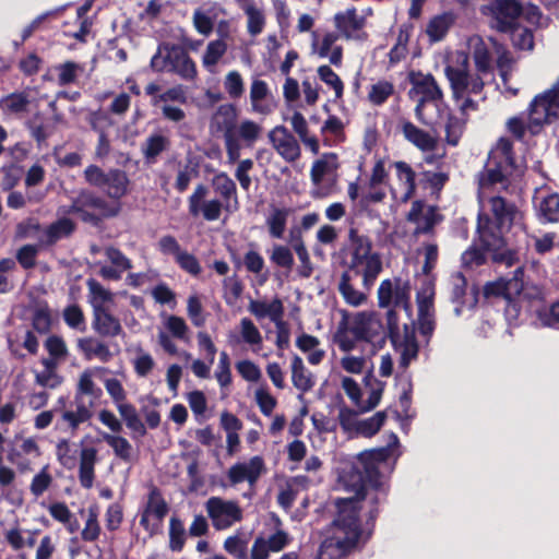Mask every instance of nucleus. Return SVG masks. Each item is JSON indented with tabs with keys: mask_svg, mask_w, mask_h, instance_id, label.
<instances>
[{
	"mask_svg": "<svg viewBox=\"0 0 559 559\" xmlns=\"http://www.w3.org/2000/svg\"><path fill=\"white\" fill-rule=\"evenodd\" d=\"M524 165L512 155V142L500 138L490 150L484 171L478 179V201L480 214L477 231L485 248L493 252V261L507 266L515 264L518 258L508 247L503 234L511 226L522 228V214L495 191L507 190L522 176Z\"/></svg>",
	"mask_w": 559,
	"mask_h": 559,
	"instance_id": "f257e3e1",
	"label": "nucleus"
},
{
	"mask_svg": "<svg viewBox=\"0 0 559 559\" xmlns=\"http://www.w3.org/2000/svg\"><path fill=\"white\" fill-rule=\"evenodd\" d=\"M399 456V438L391 433L386 447L364 451L355 464H345L338 472L337 488L352 496L336 499V518L341 508L348 504L353 508L354 519L360 526L358 503L362 500L373 507L380 501L384 495V472L391 468L390 461L395 462Z\"/></svg>",
	"mask_w": 559,
	"mask_h": 559,
	"instance_id": "f03ea898",
	"label": "nucleus"
},
{
	"mask_svg": "<svg viewBox=\"0 0 559 559\" xmlns=\"http://www.w3.org/2000/svg\"><path fill=\"white\" fill-rule=\"evenodd\" d=\"M411 286L401 280H384L378 288V302L381 308L388 310V329L392 345L400 354V366L407 368L418 355V344L413 326L405 324L400 330L393 308L402 307L406 311L411 309Z\"/></svg>",
	"mask_w": 559,
	"mask_h": 559,
	"instance_id": "7ed1b4c3",
	"label": "nucleus"
},
{
	"mask_svg": "<svg viewBox=\"0 0 559 559\" xmlns=\"http://www.w3.org/2000/svg\"><path fill=\"white\" fill-rule=\"evenodd\" d=\"M353 512V508L348 504L341 508L340 515L326 530L320 547L319 559H342L366 543L369 532L359 528Z\"/></svg>",
	"mask_w": 559,
	"mask_h": 559,
	"instance_id": "20e7f679",
	"label": "nucleus"
},
{
	"mask_svg": "<svg viewBox=\"0 0 559 559\" xmlns=\"http://www.w3.org/2000/svg\"><path fill=\"white\" fill-rule=\"evenodd\" d=\"M445 75L450 82L453 97L461 117L468 120L472 112L478 110V103L471 95L481 93L485 82L479 75L468 73V56L464 51H455L445 67Z\"/></svg>",
	"mask_w": 559,
	"mask_h": 559,
	"instance_id": "39448f33",
	"label": "nucleus"
},
{
	"mask_svg": "<svg viewBox=\"0 0 559 559\" xmlns=\"http://www.w3.org/2000/svg\"><path fill=\"white\" fill-rule=\"evenodd\" d=\"M346 258L349 274L361 277L362 287L369 292L377 277L382 272V260L380 254L373 250L371 239L356 228L348 230L346 246Z\"/></svg>",
	"mask_w": 559,
	"mask_h": 559,
	"instance_id": "423d86ee",
	"label": "nucleus"
},
{
	"mask_svg": "<svg viewBox=\"0 0 559 559\" xmlns=\"http://www.w3.org/2000/svg\"><path fill=\"white\" fill-rule=\"evenodd\" d=\"M151 68L159 73H175L186 81H193L198 76L195 62L182 48L176 45H159L151 59Z\"/></svg>",
	"mask_w": 559,
	"mask_h": 559,
	"instance_id": "0eeeda50",
	"label": "nucleus"
},
{
	"mask_svg": "<svg viewBox=\"0 0 559 559\" xmlns=\"http://www.w3.org/2000/svg\"><path fill=\"white\" fill-rule=\"evenodd\" d=\"M409 80L412 83L409 97L417 103L415 108L416 117L427 126L436 124L437 122L426 114L428 107H433L438 111L441 110L442 92L436 80L431 74H424L421 72L411 73Z\"/></svg>",
	"mask_w": 559,
	"mask_h": 559,
	"instance_id": "6e6552de",
	"label": "nucleus"
},
{
	"mask_svg": "<svg viewBox=\"0 0 559 559\" xmlns=\"http://www.w3.org/2000/svg\"><path fill=\"white\" fill-rule=\"evenodd\" d=\"M160 87L156 83H150L145 93L152 96V105L159 108L163 118L173 123H181L186 120L187 114L180 105L188 103L187 87L182 84L170 86L159 93Z\"/></svg>",
	"mask_w": 559,
	"mask_h": 559,
	"instance_id": "1a4fd4ad",
	"label": "nucleus"
},
{
	"mask_svg": "<svg viewBox=\"0 0 559 559\" xmlns=\"http://www.w3.org/2000/svg\"><path fill=\"white\" fill-rule=\"evenodd\" d=\"M559 117V80L544 93L535 96L528 107L527 128L532 134H537L545 124L551 123Z\"/></svg>",
	"mask_w": 559,
	"mask_h": 559,
	"instance_id": "9d476101",
	"label": "nucleus"
},
{
	"mask_svg": "<svg viewBox=\"0 0 559 559\" xmlns=\"http://www.w3.org/2000/svg\"><path fill=\"white\" fill-rule=\"evenodd\" d=\"M336 331H343L347 337L356 341L371 342L383 332L379 316L373 311H359L347 316Z\"/></svg>",
	"mask_w": 559,
	"mask_h": 559,
	"instance_id": "9b49d317",
	"label": "nucleus"
},
{
	"mask_svg": "<svg viewBox=\"0 0 559 559\" xmlns=\"http://www.w3.org/2000/svg\"><path fill=\"white\" fill-rule=\"evenodd\" d=\"M205 510L212 521L213 527L224 531L240 522L243 518L242 509L234 500L221 497H211L205 502Z\"/></svg>",
	"mask_w": 559,
	"mask_h": 559,
	"instance_id": "f8f14e48",
	"label": "nucleus"
},
{
	"mask_svg": "<svg viewBox=\"0 0 559 559\" xmlns=\"http://www.w3.org/2000/svg\"><path fill=\"white\" fill-rule=\"evenodd\" d=\"M334 343L338 349L343 353L337 360L338 372H346L348 374H361L368 367L369 359L366 355L355 354L356 341L352 337H347L343 331H336L334 334Z\"/></svg>",
	"mask_w": 559,
	"mask_h": 559,
	"instance_id": "ddd939ff",
	"label": "nucleus"
},
{
	"mask_svg": "<svg viewBox=\"0 0 559 559\" xmlns=\"http://www.w3.org/2000/svg\"><path fill=\"white\" fill-rule=\"evenodd\" d=\"M480 12L491 17L493 28L500 32H509L513 28L523 9L515 0H495L483 5Z\"/></svg>",
	"mask_w": 559,
	"mask_h": 559,
	"instance_id": "4468645a",
	"label": "nucleus"
},
{
	"mask_svg": "<svg viewBox=\"0 0 559 559\" xmlns=\"http://www.w3.org/2000/svg\"><path fill=\"white\" fill-rule=\"evenodd\" d=\"M394 176L390 183V192L396 203H406L416 189V174L405 162H394Z\"/></svg>",
	"mask_w": 559,
	"mask_h": 559,
	"instance_id": "2eb2a0df",
	"label": "nucleus"
},
{
	"mask_svg": "<svg viewBox=\"0 0 559 559\" xmlns=\"http://www.w3.org/2000/svg\"><path fill=\"white\" fill-rule=\"evenodd\" d=\"M435 284L431 278H424L421 287L417 292L418 325L423 335H431L435 329L433 310Z\"/></svg>",
	"mask_w": 559,
	"mask_h": 559,
	"instance_id": "dca6fc26",
	"label": "nucleus"
},
{
	"mask_svg": "<svg viewBox=\"0 0 559 559\" xmlns=\"http://www.w3.org/2000/svg\"><path fill=\"white\" fill-rule=\"evenodd\" d=\"M17 229L19 235L22 237H37L41 242L52 243L71 234L73 224L69 218H61L41 231L38 224L29 221L25 224H20Z\"/></svg>",
	"mask_w": 559,
	"mask_h": 559,
	"instance_id": "f3484780",
	"label": "nucleus"
},
{
	"mask_svg": "<svg viewBox=\"0 0 559 559\" xmlns=\"http://www.w3.org/2000/svg\"><path fill=\"white\" fill-rule=\"evenodd\" d=\"M267 138L272 147L284 160L293 163L300 157V145L286 127H274L269 132Z\"/></svg>",
	"mask_w": 559,
	"mask_h": 559,
	"instance_id": "a211bd4d",
	"label": "nucleus"
},
{
	"mask_svg": "<svg viewBox=\"0 0 559 559\" xmlns=\"http://www.w3.org/2000/svg\"><path fill=\"white\" fill-rule=\"evenodd\" d=\"M265 472L266 467L263 457L255 455L248 461L230 466L227 476L233 485L247 481L250 486H253Z\"/></svg>",
	"mask_w": 559,
	"mask_h": 559,
	"instance_id": "6ab92c4d",
	"label": "nucleus"
},
{
	"mask_svg": "<svg viewBox=\"0 0 559 559\" xmlns=\"http://www.w3.org/2000/svg\"><path fill=\"white\" fill-rule=\"evenodd\" d=\"M340 35L328 32L322 35H312V53L322 59H328L332 66L341 67L343 61V48L337 44Z\"/></svg>",
	"mask_w": 559,
	"mask_h": 559,
	"instance_id": "aec40b11",
	"label": "nucleus"
},
{
	"mask_svg": "<svg viewBox=\"0 0 559 559\" xmlns=\"http://www.w3.org/2000/svg\"><path fill=\"white\" fill-rule=\"evenodd\" d=\"M337 168L336 155L333 153L324 154L321 158L317 159L310 171L311 181L314 186L312 195L314 198H323L328 194L322 188L325 179L331 178Z\"/></svg>",
	"mask_w": 559,
	"mask_h": 559,
	"instance_id": "412c9836",
	"label": "nucleus"
},
{
	"mask_svg": "<svg viewBox=\"0 0 559 559\" xmlns=\"http://www.w3.org/2000/svg\"><path fill=\"white\" fill-rule=\"evenodd\" d=\"M450 296L452 302L456 304L454 312L460 316L463 307L472 308L477 302L476 292H467L466 280L461 273H454L450 277Z\"/></svg>",
	"mask_w": 559,
	"mask_h": 559,
	"instance_id": "4be33fe9",
	"label": "nucleus"
},
{
	"mask_svg": "<svg viewBox=\"0 0 559 559\" xmlns=\"http://www.w3.org/2000/svg\"><path fill=\"white\" fill-rule=\"evenodd\" d=\"M407 219L415 224V234H427L440 221V217L433 206L415 201L407 214Z\"/></svg>",
	"mask_w": 559,
	"mask_h": 559,
	"instance_id": "5701e85b",
	"label": "nucleus"
},
{
	"mask_svg": "<svg viewBox=\"0 0 559 559\" xmlns=\"http://www.w3.org/2000/svg\"><path fill=\"white\" fill-rule=\"evenodd\" d=\"M251 110L258 115H270L273 110L271 91L267 83L260 79H253L249 92Z\"/></svg>",
	"mask_w": 559,
	"mask_h": 559,
	"instance_id": "b1692460",
	"label": "nucleus"
},
{
	"mask_svg": "<svg viewBox=\"0 0 559 559\" xmlns=\"http://www.w3.org/2000/svg\"><path fill=\"white\" fill-rule=\"evenodd\" d=\"M477 70V74L484 79V75L491 73L492 64L488 44L478 35H473L467 40Z\"/></svg>",
	"mask_w": 559,
	"mask_h": 559,
	"instance_id": "393cba45",
	"label": "nucleus"
},
{
	"mask_svg": "<svg viewBox=\"0 0 559 559\" xmlns=\"http://www.w3.org/2000/svg\"><path fill=\"white\" fill-rule=\"evenodd\" d=\"M334 21L336 28L346 39L359 40L364 38V35L360 33L364 21L358 17L355 9L337 13Z\"/></svg>",
	"mask_w": 559,
	"mask_h": 559,
	"instance_id": "a878e982",
	"label": "nucleus"
},
{
	"mask_svg": "<svg viewBox=\"0 0 559 559\" xmlns=\"http://www.w3.org/2000/svg\"><path fill=\"white\" fill-rule=\"evenodd\" d=\"M523 276V267L518 265L511 278L502 280L499 283L489 284L485 287V292L486 294H503L507 298L511 299L522 293L524 288Z\"/></svg>",
	"mask_w": 559,
	"mask_h": 559,
	"instance_id": "bb28decb",
	"label": "nucleus"
},
{
	"mask_svg": "<svg viewBox=\"0 0 559 559\" xmlns=\"http://www.w3.org/2000/svg\"><path fill=\"white\" fill-rule=\"evenodd\" d=\"M228 45L223 38L210 40L201 57L204 70L211 74L217 73L218 66L227 53Z\"/></svg>",
	"mask_w": 559,
	"mask_h": 559,
	"instance_id": "cd10ccee",
	"label": "nucleus"
},
{
	"mask_svg": "<svg viewBox=\"0 0 559 559\" xmlns=\"http://www.w3.org/2000/svg\"><path fill=\"white\" fill-rule=\"evenodd\" d=\"M248 311L258 320L269 318L272 322H276L283 318L284 306L278 298H274L271 301L252 299L248 305Z\"/></svg>",
	"mask_w": 559,
	"mask_h": 559,
	"instance_id": "c85d7f7f",
	"label": "nucleus"
},
{
	"mask_svg": "<svg viewBox=\"0 0 559 559\" xmlns=\"http://www.w3.org/2000/svg\"><path fill=\"white\" fill-rule=\"evenodd\" d=\"M97 450L93 447H84L80 452L79 479L84 488H92L95 478V465L98 461Z\"/></svg>",
	"mask_w": 559,
	"mask_h": 559,
	"instance_id": "c756f323",
	"label": "nucleus"
},
{
	"mask_svg": "<svg viewBox=\"0 0 559 559\" xmlns=\"http://www.w3.org/2000/svg\"><path fill=\"white\" fill-rule=\"evenodd\" d=\"M92 408V402L86 404L82 397L74 396L72 407L62 413L61 419L69 428L75 430L81 424L91 419L93 415Z\"/></svg>",
	"mask_w": 559,
	"mask_h": 559,
	"instance_id": "7c9ffc66",
	"label": "nucleus"
},
{
	"mask_svg": "<svg viewBox=\"0 0 559 559\" xmlns=\"http://www.w3.org/2000/svg\"><path fill=\"white\" fill-rule=\"evenodd\" d=\"M86 284L88 288V302L93 308V312L111 310L115 294L93 278H90Z\"/></svg>",
	"mask_w": 559,
	"mask_h": 559,
	"instance_id": "2f4dec72",
	"label": "nucleus"
},
{
	"mask_svg": "<svg viewBox=\"0 0 559 559\" xmlns=\"http://www.w3.org/2000/svg\"><path fill=\"white\" fill-rule=\"evenodd\" d=\"M403 135L414 146L423 152H429L437 146V138L427 131H424L412 122L403 123Z\"/></svg>",
	"mask_w": 559,
	"mask_h": 559,
	"instance_id": "473e14b6",
	"label": "nucleus"
},
{
	"mask_svg": "<svg viewBox=\"0 0 559 559\" xmlns=\"http://www.w3.org/2000/svg\"><path fill=\"white\" fill-rule=\"evenodd\" d=\"M292 381L294 386L301 393L310 391L314 385L312 373L306 368L304 360L294 355L290 364Z\"/></svg>",
	"mask_w": 559,
	"mask_h": 559,
	"instance_id": "72a5a7b5",
	"label": "nucleus"
},
{
	"mask_svg": "<svg viewBox=\"0 0 559 559\" xmlns=\"http://www.w3.org/2000/svg\"><path fill=\"white\" fill-rule=\"evenodd\" d=\"M78 346L87 360L98 359L107 362L111 358L108 346L94 337H83L78 341Z\"/></svg>",
	"mask_w": 559,
	"mask_h": 559,
	"instance_id": "f704fd0d",
	"label": "nucleus"
},
{
	"mask_svg": "<svg viewBox=\"0 0 559 559\" xmlns=\"http://www.w3.org/2000/svg\"><path fill=\"white\" fill-rule=\"evenodd\" d=\"M168 512V507L158 490H151L145 509L143 510L140 519L141 525H147V516L153 515L155 520L162 525L164 518Z\"/></svg>",
	"mask_w": 559,
	"mask_h": 559,
	"instance_id": "c9c22d12",
	"label": "nucleus"
},
{
	"mask_svg": "<svg viewBox=\"0 0 559 559\" xmlns=\"http://www.w3.org/2000/svg\"><path fill=\"white\" fill-rule=\"evenodd\" d=\"M94 313V330L104 336H117L122 328L117 318L111 314V310H102Z\"/></svg>",
	"mask_w": 559,
	"mask_h": 559,
	"instance_id": "e433bc0d",
	"label": "nucleus"
},
{
	"mask_svg": "<svg viewBox=\"0 0 559 559\" xmlns=\"http://www.w3.org/2000/svg\"><path fill=\"white\" fill-rule=\"evenodd\" d=\"M296 346L307 355L310 365H319L325 356V352L320 348V341L310 334L302 333L299 335L296 340Z\"/></svg>",
	"mask_w": 559,
	"mask_h": 559,
	"instance_id": "4c0bfd02",
	"label": "nucleus"
},
{
	"mask_svg": "<svg viewBox=\"0 0 559 559\" xmlns=\"http://www.w3.org/2000/svg\"><path fill=\"white\" fill-rule=\"evenodd\" d=\"M239 341L243 342L248 346L251 347L253 353H258L263 343V337L258 326L253 323V321L247 317L241 318L239 321Z\"/></svg>",
	"mask_w": 559,
	"mask_h": 559,
	"instance_id": "58836bf2",
	"label": "nucleus"
},
{
	"mask_svg": "<svg viewBox=\"0 0 559 559\" xmlns=\"http://www.w3.org/2000/svg\"><path fill=\"white\" fill-rule=\"evenodd\" d=\"M102 371H104V369L97 367L84 370L79 377L75 396L82 399L84 395L95 399L99 397L102 390L94 382V377H96Z\"/></svg>",
	"mask_w": 559,
	"mask_h": 559,
	"instance_id": "ea45409f",
	"label": "nucleus"
},
{
	"mask_svg": "<svg viewBox=\"0 0 559 559\" xmlns=\"http://www.w3.org/2000/svg\"><path fill=\"white\" fill-rule=\"evenodd\" d=\"M338 290L349 306L359 307L367 301V294L355 288L349 272L343 273L338 283Z\"/></svg>",
	"mask_w": 559,
	"mask_h": 559,
	"instance_id": "a19ab883",
	"label": "nucleus"
},
{
	"mask_svg": "<svg viewBox=\"0 0 559 559\" xmlns=\"http://www.w3.org/2000/svg\"><path fill=\"white\" fill-rule=\"evenodd\" d=\"M129 179L124 171L111 169L107 173L105 188H102L110 198L119 199L127 193Z\"/></svg>",
	"mask_w": 559,
	"mask_h": 559,
	"instance_id": "79ce46f5",
	"label": "nucleus"
},
{
	"mask_svg": "<svg viewBox=\"0 0 559 559\" xmlns=\"http://www.w3.org/2000/svg\"><path fill=\"white\" fill-rule=\"evenodd\" d=\"M234 132L236 136L242 141L245 146L252 147L261 138L262 127L253 120L243 119L235 126Z\"/></svg>",
	"mask_w": 559,
	"mask_h": 559,
	"instance_id": "37998d69",
	"label": "nucleus"
},
{
	"mask_svg": "<svg viewBox=\"0 0 559 559\" xmlns=\"http://www.w3.org/2000/svg\"><path fill=\"white\" fill-rule=\"evenodd\" d=\"M242 10L247 15V29L250 35L257 36L262 33L265 25V16L263 11L258 8L253 1H246L242 4Z\"/></svg>",
	"mask_w": 559,
	"mask_h": 559,
	"instance_id": "c03bdc74",
	"label": "nucleus"
},
{
	"mask_svg": "<svg viewBox=\"0 0 559 559\" xmlns=\"http://www.w3.org/2000/svg\"><path fill=\"white\" fill-rule=\"evenodd\" d=\"M537 200L539 216L549 223L557 222L559 219V194L549 193L540 195Z\"/></svg>",
	"mask_w": 559,
	"mask_h": 559,
	"instance_id": "a18cd8bd",
	"label": "nucleus"
},
{
	"mask_svg": "<svg viewBox=\"0 0 559 559\" xmlns=\"http://www.w3.org/2000/svg\"><path fill=\"white\" fill-rule=\"evenodd\" d=\"M169 139L160 133L151 134L142 145V153L148 163L155 162L156 157L167 150Z\"/></svg>",
	"mask_w": 559,
	"mask_h": 559,
	"instance_id": "49530a36",
	"label": "nucleus"
},
{
	"mask_svg": "<svg viewBox=\"0 0 559 559\" xmlns=\"http://www.w3.org/2000/svg\"><path fill=\"white\" fill-rule=\"evenodd\" d=\"M454 22L451 13H443L432 17L426 28L427 35L432 41L441 40Z\"/></svg>",
	"mask_w": 559,
	"mask_h": 559,
	"instance_id": "de8ad7c7",
	"label": "nucleus"
},
{
	"mask_svg": "<svg viewBox=\"0 0 559 559\" xmlns=\"http://www.w3.org/2000/svg\"><path fill=\"white\" fill-rule=\"evenodd\" d=\"M288 217V210L273 207L266 217V226L271 237L281 239L284 236Z\"/></svg>",
	"mask_w": 559,
	"mask_h": 559,
	"instance_id": "09e8293b",
	"label": "nucleus"
},
{
	"mask_svg": "<svg viewBox=\"0 0 559 559\" xmlns=\"http://www.w3.org/2000/svg\"><path fill=\"white\" fill-rule=\"evenodd\" d=\"M22 454L32 457H38L40 455V450L35 439H23L20 444V451L16 453H12L9 457L12 463L16 464L20 471L24 472L29 469V463L20 459Z\"/></svg>",
	"mask_w": 559,
	"mask_h": 559,
	"instance_id": "8fccbe9b",
	"label": "nucleus"
},
{
	"mask_svg": "<svg viewBox=\"0 0 559 559\" xmlns=\"http://www.w3.org/2000/svg\"><path fill=\"white\" fill-rule=\"evenodd\" d=\"M237 118V109L233 105H221L212 118V123L222 131H234Z\"/></svg>",
	"mask_w": 559,
	"mask_h": 559,
	"instance_id": "3c124183",
	"label": "nucleus"
},
{
	"mask_svg": "<svg viewBox=\"0 0 559 559\" xmlns=\"http://www.w3.org/2000/svg\"><path fill=\"white\" fill-rule=\"evenodd\" d=\"M132 365L138 377H147L155 367V360L152 355L145 352L142 347L134 348V357Z\"/></svg>",
	"mask_w": 559,
	"mask_h": 559,
	"instance_id": "603ef678",
	"label": "nucleus"
},
{
	"mask_svg": "<svg viewBox=\"0 0 559 559\" xmlns=\"http://www.w3.org/2000/svg\"><path fill=\"white\" fill-rule=\"evenodd\" d=\"M467 119L456 116V115H448V119L445 122V141L450 145H457L460 139L464 132L465 123Z\"/></svg>",
	"mask_w": 559,
	"mask_h": 559,
	"instance_id": "864d4df0",
	"label": "nucleus"
},
{
	"mask_svg": "<svg viewBox=\"0 0 559 559\" xmlns=\"http://www.w3.org/2000/svg\"><path fill=\"white\" fill-rule=\"evenodd\" d=\"M102 438L109 447H111L116 456L123 461H129L131 459L132 445L126 438L106 432L102 433Z\"/></svg>",
	"mask_w": 559,
	"mask_h": 559,
	"instance_id": "5fc2aeb1",
	"label": "nucleus"
},
{
	"mask_svg": "<svg viewBox=\"0 0 559 559\" xmlns=\"http://www.w3.org/2000/svg\"><path fill=\"white\" fill-rule=\"evenodd\" d=\"M319 79L333 90L336 99L343 96L344 84L341 78L331 69L330 66H320L317 70Z\"/></svg>",
	"mask_w": 559,
	"mask_h": 559,
	"instance_id": "6e6d98bb",
	"label": "nucleus"
},
{
	"mask_svg": "<svg viewBox=\"0 0 559 559\" xmlns=\"http://www.w3.org/2000/svg\"><path fill=\"white\" fill-rule=\"evenodd\" d=\"M394 92V86L391 82L381 80L373 83L368 92V99L371 104L379 106L383 104Z\"/></svg>",
	"mask_w": 559,
	"mask_h": 559,
	"instance_id": "4d7b16f0",
	"label": "nucleus"
},
{
	"mask_svg": "<svg viewBox=\"0 0 559 559\" xmlns=\"http://www.w3.org/2000/svg\"><path fill=\"white\" fill-rule=\"evenodd\" d=\"M489 44L495 47L496 52L498 53L497 67L500 71V76L502 79L503 85L508 87V75L512 70L513 59L511 55L504 50L501 45H498L496 40L489 38Z\"/></svg>",
	"mask_w": 559,
	"mask_h": 559,
	"instance_id": "13d9d810",
	"label": "nucleus"
},
{
	"mask_svg": "<svg viewBox=\"0 0 559 559\" xmlns=\"http://www.w3.org/2000/svg\"><path fill=\"white\" fill-rule=\"evenodd\" d=\"M186 542V530L182 522L177 518L169 521V548L173 551H181Z\"/></svg>",
	"mask_w": 559,
	"mask_h": 559,
	"instance_id": "bf43d9fd",
	"label": "nucleus"
},
{
	"mask_svg": "<svg viewBox=\"0 0 559 559\" xmlns=\"http://www.w3.org/2000/svg\"><path fill=\"white\" fill-rule=\"evenodd\" d=\"M385 412H378L370 418L359 420L356 432L364 437H371L380 430L385 421Z\"/></svg>",
	"mask_w": 559,
	"mask_h": 559,
	"instance_id": "052dcab7",
	"label": "nucleus"
},
{
	"mask_svg": "<svg viewBox=\"0 0 559 559\" xmlns=\"http://www.w3.org/2000/svg\"><path fill=\"white\" fill-rule=\"evenodd\" d=\"M223 84L230 98H240L245 92L243 79L236 70L226 73Z\"/></svg>",
	"mask_w": 559,
	"mask_h": 559,
	"instance_id": "680f3d73",
	"label": "nucleus"
},
{
	"mask_svg": "<svg viewBox=\"0 0 559 559\" xmlns=\"http://www.w3.org/2000/svg\"><path fill=\"white\" fill-rule=\"evenodd\" d=\"M536 319L540 326L559 328V301L539 309Z\"/></svg>",
	"mask_w": 559,
	"mask_h": 559,
	"instance_id": "e2e57ef3",
	"label": "nucleus"
},
{
	"mask_svg": "<svg viewBox=\"0 0 559 559\" xmlns=\"http://www.w3.org/2000/svg\"><path fill=\"white\" fill-rule=\"evenodd\" d=\"M247 546V539L238 534L227 537L224 542V549L237 559H249Z\"/></svg>",
	"mask_w": 559,
	"mask_h": 559,
	"instance_id": "0e129e2a",
	"label": "nucleus"
},
{
	"mask_svg": "<svg viewBox=\"0 0 559 559\" xmlns=\"http://www.w3.org/2000/svg\"><path fill=\"white\" fill-rule=\"evenodd\" d=\"M334 372L335 374L338 376L341 386L344 390L345 394L348 396V399L356 406H360L361 390L357 381H355L353 378L346 374L338 372V370L336 369H334Z\"/></svg>",
	"mask_w": 559,
	"mask_h": 559,
	"instance_id": "69168bd1",
	"label": "nucleus"
},
{
	"mask_svg": "<svg viewBox=\"0 0 559 559\" xmlns=\"http://www.w3.org/2000/svg\"><path fill=\"white\" fill-rule=\"evenodd\" d=\"M236 370L245 381L259 382L262 378L260 367L250 359H242L236 362Z\"/></svg>",
	"mask_w": 559,
	"mask_h": 559,
	"instance_id": "338daca9",
	"label": "nucleus"
},
{
	"mask_svg": "<svg viewBox=\"0 0 559 559\" xmlns=\"http://www.w3.org/2000/svg\"><path fill=\"white\" fill-rule=\"evenodd\" d=\"M52 476L49 473L48 466H44L39 473H37L31 483L29 490L36 498L40 497L51 485Z\"/></svg>",
	"mask_w": 559,
	"mask_h": 559,
	"instance_id": "774afa93",
	"label": "nucleus"
}]
</instances>
